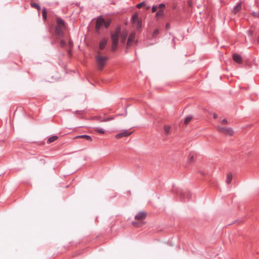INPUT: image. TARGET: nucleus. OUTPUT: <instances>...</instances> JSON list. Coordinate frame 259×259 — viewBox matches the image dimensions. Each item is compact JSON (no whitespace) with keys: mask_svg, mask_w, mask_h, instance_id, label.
<instances>
[{"mask_svg":"<svg viewBox=\"0 0 259 259\" xmlns=\"http://www.w3.org/2000/svg\"><path fill=\"white\" fill-rule=\"evenodd\" d=\"M107 43V39L106 38L102 39L99 43V49L103 50L104 49Z\"/></svg>","mask_w":259,"mask_h":259,"instance_id":"9d476101","label":"nucleus"},{"mask_svg":"<svg viewBox=\"0 0 259 259\" xmlns=\"http://www.w3.org/2000/svg\"><path fill=\"white\" fill-rule=\"evenodd\" d=\"M158 6H156V5H154L153 7H152V11L153 12H155L157 11V9H158Z\"/></svg>","mask_w":259,"mask_h":259,"instance_id":"bb28decb","label":"nucleus"},{"mask_svg":"<svg viewBox=\"0 0 259 259\" xmlns=\"http://www.w3.org/2000/svg\"><path fill=\"white\" fill-rule=\"evenodd\" d=\"M135 37V33L134 32L131 33L128 37L127 42V46L130 47L131 46L132 44L134 41V39Z\"/></svg>","mask_w":259,"mask_h":259,"instance_id":"423d86ee","label":"nucleus"},{"mask_svg":"<svg viewBox=\"0 0 259 259\" xmlns=\"http://www.w3.org/2000/svg\"><path fill=\"white\" fill-rule=\"evenodd\" d=\"M241 3H239L232 10V13L235 14L239 12L241 10Z\"/></svg>","mask_w":259,"mask_h":259,"instance_id":"1a4fd4ad","label":"nucleus"},{"mask_svg":"<svg viewBox=\"0 0 259 259\" xmlns=\"http://www.w3.org/2000/svg\"><path fill=\"white\" fill-rule=\"evenodd\" d=\"M57 26H61L62 27H65V22H64V20L60 18H58L57 19Z\"/></svg>","mask_w":259,"mask_h":259,"instance_id":"ddd939ff","label":"nucleus"},{"mask_svg":"<svg viewBox=\"0 0 259 259\" xmlns=\"http://www.w3.org/2000/svg\"><path fill=\"white\" fill-rule=\"evenodd\" d=\"M103 24L104 25V26L105 28H107L110 24V21H104V23H103Z\"/></svg>","mask_w":259,"mask_h":259,"instance_id":"a878e982","label":"nucleus"},{"mask_svg":"<svg viewBox=\"0 0 259 259\" xmlns=\"http://www.w3.org/2000/svg\"><path fill=\"white\" fill-rule=\"evenodd\" d=\"M120 33L119 29H116V31L112 33L111 37L112 41V49L114 51L116 49L117 45L118 42V37Z\"/></svg>","mask_w":259,"mask_h":259,"instance_id":"f03ea898","label":"nucleus"},{"mask_svg":"<svg viewBox=\"0 0 259 259\" xmlns=\"http://www.w3.org/2000/svg\"><path fill=\"white\" fill-rule=\"evenodd\" d=\"M139 17H138V14H137V13H135L134 14L133 16H132V20H133V22L134 23V24H136V20H138L139 19Z\"/></svg>","mask_w":259,"mask_h":259,"instance_id":"6ab92c4d","label":"nucleus"},{"mask_svg":"<svg viewBox=\"0 0 259 259\" xmlns=\"http://www.w3.org/2000/svg\"><path fill=\"white\" fill-rule=\"evenodd\" d=\"M150 8V6L149 5L146 6V9L148 10Z\"/></svg>","mask_w":259,"mask_h":259,"instance_id":"72a5a7b5","label":"nucleus"},{"mask_svg":"<svg viewBox=\"0 0 259 259\" xmlns=\"http://www.w3.org/2000/svg\"><path fill=\"white\" fill-rule=\"evenodd\" d=\"M145 5V2H143L140 4H138V5H137V7L138 8H141V7H142L143 6H144Z\"/></svg>","mask_w":259,"mask_h":259,"instance_id":"cd10ccee","label":"nucleus"},{"mask_svg":"<svg viewBox=\"0 0 259 259\" xmlns=\"http://www.w3.org/2000/svg\"><path fill=\"white\" fill-rule=\"evenodd\" d=\"M221 123H222V124H227L228 123V121H227V119H223V120H221Z\"/></svg>","mask_w":259,"mask_h":259,"instance_id":"7c9ffc66","label":"nucleus"},{"mask_svg":"<svg viewBox=\"0 0 259 259\" xmlns=\"http://www.w3.org/2000/svg\"><path fill=\"white\" fill-rule=\"evenodd\" d=\"M94 131L100 134H103L105 133L104 130L100 127H96L94 128Z\"/></svg>","mask_w":259,"mask_h":259,"instance_id":"4468645a","label":"nucleus"},{"mask_svg":"<svg viewBox=\"0 0 259 259\" xmlns=\"http://www.w3.org/2000/svg\"><path fill=\"white\" fill-rule=\"evenodd\" d=\"M146 217V213L144 211H140L138 212L135 216V219L137 220H142Z\"/></svg>","mask_w":259,"mask_h":259,"instance_id":"0eeeda50","label":"nucleus"},{"mask_svg":"<svg viewBox=\"0 0 259 259\" xmlns=\"http://www.w3.org/2000/svg\"><path fill=\"white\" fill-rule=\"evenodd\" d=\"M169 24H168V23H167V24H166V29H168V28H169Z\"/></svg>","mask_w":259,"mask_h":259,"instance_id":"c9c22d12","label":"nucleus"},{"mask_svg":"<svg viewBox=\"0 0 259 259\" xmlns=\"http://www.w3.org/2000/svg\"><path fill=\"white\" fill-rule=\"evenodd\" d=\"M165 5L164 4H160L158 6V8L161 10L162 9L164 8L165 7Z\"/></svg>","mask_w":259,"mask_h":259,"instance_id":"c756f323","label":"nucleus"},{"mask_svg":"<svg viewBox=\"0 0 259 259\" xmlns=\"http://www.w3.org/2000/svg\"><path fill=\"white\" fill-rule=\"evenodd\" d=\"M252 31H248V34H249V35H252Z\"/></svg>","mask_w":259,"mask_h":259,"instance_id":"e433bc0d","label":"nucleus"},{"mask_svg":"<svg viewBox=\"0 0 259 259\" xmlns=\"http://www.w3.org/2000/svg\"><path fill=\"white\" fill-rule=\"evenodd\" d=\"M192 116H191V115H189L188 116H187L185 119V121H184V123L187 124H188L190 121L192 119Z\"/></svg>","mask_w":259,"mask_h":259,"instance_id":"4be33fe9","label":"nucleus"},{"mask_svg":"<svg viewBox=\"0 0 259 259\" xmlns=\"http://www.w3.org/2000/svg\"><path fill=\"white\" fill-rule=\"evenodd\" d=\"M100 51L97 52V55L96 56V61L98 69L102 70L106 64L108 57L102 56L100 55Z\"/></svg>","mask_w":259,"mask_h":259,"instance_id":"f257e3e1","label":"nucleus"},{"mask_svg":"<svg viewBox=\"0 0 259 259\" xmlns=\"http://www.w3.org/2000/svg\"><path fill=\"white\" fill-rule=\"evenodd\" d=\"M76 138H84L89 141L92 140V138L90 136L85 135L78 136H76Z\"/></svg>","mask_w":259,"mask_h":259,"instance_id":"dca6fc26","label":"nucleus"},{"mask_svg":"<svg viewBox=\"0 0 259 259\" xmlns=\"http://www.w3.org/2000/svg\"><path fill=\"white\" fill-rule=\"evenodd\" d=\"M170 127L168 125H165L164 127V131L166 134H168L170 132Z\"/></svg>","mask_w":259,"mask_h":259,"instance_id":"5701e85b","label":"nucleus"},{"mask_svg":"<svg viewBox=\"0 0 259 259\" xmlns=\"http://www.w3.org/2000/svg\"><path fill=\"white\" fill-rule=\"evenodd\" d=\"M30 5L32 7L36 8L38 10H40V6L35 3H31Z\"/></svg>","mask_w":259,"mask_h":259,"instance_id":"412c9836","label":"nucleus"},{"mask_svg":"<svg viewBox=\"0 0 259 259\" xmlns=\"http://www.w3.org/2000/svg\"><path fill=\"white\" fill-rule=\"evenodd\" d=\"M113 119H114L113 117H109V118L103 119L101 120V121L102 122H106V121H110L111 120H112Z\"/></svg>","mask_w":259,"mask_h":259,"instance_id":"393cba45","label":"nucleus"},{"mask_svg":"<svg viewBox=\"0 0 259 259\" xmlns=\"http://www.w3.org/2000/svg\"><path fill=\"white\" fill-rule=\"evenodd\" d=\"M57 139H58V137L57 136H53L49 138V139L48 140V143H51L55 141V140H56Z\"/></svg>","mask_w":259,"mask_h":259,"instance_id":"a211bd4d","label":"nucleus"},{"mask_svg":"<svg viewBox=\"0 0 259 259\" xmlns=\"http://www.w3.org/2000/svg\"><path fill=\"white\" fill-rule=\"evenodd\" d=\"M232 180V175L231 173H228L227 174V177L226 179V183L227 184H230Z\"/></svg>","mask_w":259,"mask_h":259,"instance_id":"2eb2a0df","label":"nucleus"},{"mask_svg":"<svg viewBox=\"0 0 259 259\" xmlns=\"http://www.w3.org/2000/svg\"><path fill=\"white\" fill-rule=\"evenodd\" d=\"M217 128L220 132L227 136H231L233 135L234 133L233 129L230 127L218 126Z\"/></svg>","mask_w":259,"mask_h":259,"instance_id":"7ed1b4c3","label":"nucleus"},{"mask_svg":"<svg viewBox=\"0 0 259 259\" xmlns=\"http://www.w3.org/2000/svg\"><path fill=\"white\" fill-rule=\"evenodd\" d=\"M65 27H62V26H56V28H55V32H56V34L58 36H62L63 35V29Z\"/></svg>","mask_w":259,"mask_h":259,"instance_id":"6e6552de","label":"nucleus"},{"mask_svg":"<svg viewBox=\"0 0 259 259\" xmlns=\"http://www.w3.org/2000/svg\"><path fill=\"white\" fill-rule=\"evenodd\" d=\"M193 155H190V161H192V159H193Z\"/></svg>","mask_w":259,"mask_h":259,"instance_id":"f704fd0d","label":"nucleus"},{"mask_svg":"<svg viewBox=\"0 0 259 259\" xmlns=\"http://www.w3.org/2000/svg\"><path fill=\"white\" fill-rule=\"evenodd\" d=\"M164 15V11L162 10H159L156 13V16L157 17H162Z\"/></svg>","mask_w":259,"mask_h":259,"instance_id":"aec40b11","label":"nucleus"},{"mask_svg":"<svg viewBox=\"0 0 259 259\" xmlns=\"http://www.w3.org/2000/svg\"><path fill=\"white\" fill-rule=\"evenodd\" d=\"M131 134L132 132H130L127 130H124L122 132L116 135L115 138L116 139H120L123 137H126L131 135Z\"/></svg>","mask_w":259,"mask_h":259,"instance_id":"39448f33","label":"nucleus"},{"mask_svg":"<svg viewBox=\"0 0 259 259\" xmlns=\"http://www.w3.org/2000/svg\"><path fill=\"white\" fill-rule=\"evenodd\" d=\"M42 17L43 18L46 20L47 18V11L45 8H44L42 11Z\"/></svg>","mask_w":259,"mask_h":259,"instance_id":"b1692460","label":"nucleus"},{"mask_svg":"<svg viewBox=\"0 0 259 259\" xmlns=\"http://www.w3.org/2000/svg\"><path fill=\"white\" fill-rule=\"evenodd\" d=\"M136 25L138 29L142 27V20L141 19L136 20V23L135 24Z\"/></svg>","mask_w":259,"mask_h":259,"instance_id":"f3484780","label":"nucleus"},{"mask_svg":"<svg viewBox=\"0 0 259 259\" xmlns=\"http://www.w3.org/2000/svg\"><path fill=\"white\" fill-rule=\"evenodd\" d=\"M213 117L214 118H217L218 117V115H217V114L216 113H214L213 114Z\"/></svg>","mask_w":259,"mask_h":259,"instance_id":"473e14b6","label":"nucleus"},{"mask_svg":"<svg viewBox=\"0 0 259 259\" xmlns=\"http://www.w3.org/2000/svg\"><path fill=\"white\" fill-rule=\"evenodd\" d=\"M65 44H66V42L64 40H60V45L61 47L64 46L65 45Z\"/></svg>","mask_w":259,"mask_h":259,"instance_id":"c85d7f7f","label":"nucleus"},{"mask_svg":"<svg viewBox=\"0 0 259 259\" xmlns=\"http://www.w3.org/2000/svg\"><path fill=\"white\" fill-rule=\"evenodd\" d=\"M133 225L135 226H137V223H135L134 222H133Z\"/></svg>","mask_w":259,"mask_h":259,"instance_id":"4c0bfd02","label":"nucleus"},{"mask_svg":"<svg viewBox=\"0 0 259 259\" xmlns=\"http://www.w3.org/2000/svg\"><path fill=\"white\" fill-rule=\"evenodd\" d=\"M158 32L159 31L158 29H155L153 32V36H154L155 35H156L158 33Z\"/></svg>","mask_w":259,"mask_h":259,"instance_id":"2f4dec72","label":"nucleus"},{"mask_svg":"<svg viewBox=\"0 0 259 259\" xmlns=\"http://www.w3.org/2000/svg\"><path fill=\"white\" fill-rule=\"evenodd\" d=\"M233 58L234 60L237 63H240L242 62V58L241 56L238 54L233 55Z\"/></svg>","mask_w":259,"mask_h":259,"instance_id":"f8f14e48","label":"nucleus"},{"mask_svg":"<svg viewBox=\"0 0 259 259\" xmlns=\"http://www.w3.org/2000/svg\"><path fill=\"white\" fill-rule=\"evenodd\" d=\"M128 35V32L126 31H123L120 34L121 42H124Z\"/></svg>","mask_w":259,"mask_h":259,"instance_id":"9b49d317","label":"nucleus"},{"mask_svg":"<svg viewBox=\"0 0 259 259\" xmlns=\"http://www.w3.org/2000/svg\"><path fill=\"white\" fill-rule=\"evenodd\" d=\"M104 23V19L101 18V17H98L96 24V31H99L101 28V27L103 25Z\"/></svg>","mask_w":259,"mask_h":259,"instance_id":"20e7f679","label":"nucleus"}]
</instances>
